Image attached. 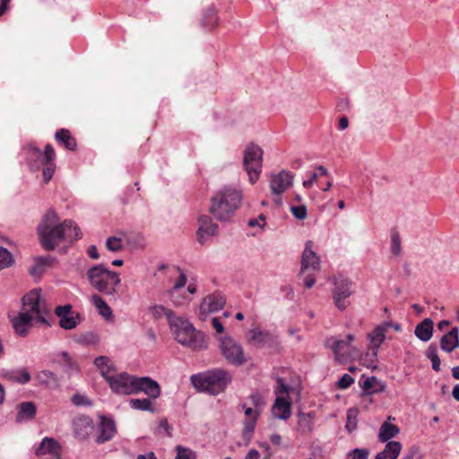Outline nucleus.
Returning a JSON list of instances; mask_svg holds the SVG:
<instances>
[{
    "mask_svg": "<svg viewBox=\"0 0 459 459\" xmlns=\"http://www.w3.org/2000/svg\"><path fill=\"white\" fill-rule=\"evenodd\" d=\"M349 126V120L346 117H342L339 120L338 128L339 130H344Z\"/></svg>",
    "mask_w": 459,
    "mask_h": 459,
    "instance_id": "69168bd1",
    "label": "nucleus"
},
{
    "mask_svg": "<svg viewBox=\"0 0 459 459\" xmlns=\"http://www.w3.org/2000/svg\"><path fill=\"white\" fill-rule=\"evenodd\" d=\"M328 345L331 347L335 355L342 354L344 348L349 346L346 340H334L331 339L327 341Z\"/></svg>",
    "mask_w": 459,
    "mask_h": 459,
    "instance_id": "a18cd8bd",
    "label": "nucleus"
},
{
    "mask_svg": "<svg viewBox=\"0 0 459 459\" xmlns=\"http://www.w3.org/2000/svg\"><path fill=\"white\" fill-rule=\"evenodd\" d=\"M97 433L95 443L98 445L110 441L117 433V426L114 420L105 415L100 416Z\"/></svg>",
    "mask_w": 459,
    "mask_h": 459,
    "instance_id": "f8f14e48",
    "label": "nucleus"
},
{
    "mask_svg": "<svg viewBox=\"0 0 459 459\" xmlns=\"http://www.w3.org/2000/svg\"><path fill=\"white\" fill-rule=\"evenodd\" d=\"M359 386L365 394H373L382 393L385 390V385L376 377H367L362 375L359 381Z\"/></svg>",
    "mask_w": 459,
    "mask_h": 459,
    "instance_id": "393cba45",
    "label": "nucleus"
},
{
    "mask_svg": "<svg viewBox=\"0 0 459 459\" xmlns=\"http://www.w3.org/2000/svg\"><path fill=\"white\" fill-rule=\"evenodd\" d=\"M136 459H157L153 452L139 455Z\"/></svg>",
    "mask_w": 459,
    "mask_h": 459,
    "instance_id": "774afa93",
    "label": "nucleus"
},
{
    "mask_svg": "<svg viewBox=\"0 0 459 459\" xmlns=\"http://www.w3.org/2000/svg\"><path fill=\"white\" fill-rule=\"evenodd\" d=\"M74 436L80 441L86 440L94 430L93 420L85 415L75 417L72 422Z\"/></svg>",
    "mask_w": 459,
    "mask_h": 459,
    "instance_id": "ddd939ff",
    "label": "nucleus"
},
{
    "mask_svg": "<svg viewBox=\"0 0 459 459\" xmlns=\"http://www.w3.org/2000/svg\"><path fill=\"white\" fill-rule=\"evenodd\" d=\"M14 332L19 336H26L32 324V316L28 312H21L11 319Z\"/></svg>",
    "mask_w": 459,
    "mask_h": 459,
    "instance_id": "4be33fe9",
    "label": "nucleus"
},
{
    "mask_svg": "<svg viewBox=\"0 0 459 459\" xmlns=\"http://www.w3.org/2000/svg\"><path fill=\"white\" fill-rule=\"evenodd\" d=\"M241 406L245 410L246 415V419L243 421L244 427L242 430V438L245 442V446H247L251 441L258 416L261 412L258 410L247 407L245 403H243Z\"/></svg>",
    "mask_w": 459,
    "mask_h": 459,
    "instance_id": "2eb2a0df",
    "label": "nucleus"
},
{
    "mask_svg": "<svg viewBox=\"0 0 459 459\" xmlns=\"http://www.w3.org/2000/svg\"><path fill=\"white\" fill-rule=\"evenodd\" d=\"M87 254L92 259H99L100 258V254L98 252V249H97L96 246H94V245H91V246L89 247V248L87 250Z\"/></svg>",
    "mask_w": 459,
    "mask_h": 459,
    "instance_id": "e2e57ef3",
    "label": "nucleus"
},
{
    "mask_svg": "<svg viewBox=\"0 0 459 459\" xmlns=\"http://www.w3.org/2000/svg\"><path fill=\"white\" fill-rule=\"evenodd\" d=\"M260 454L255 449H251L247 455H246L245 459H259Z\"/></svg>",
    "mask_w": 459,
    "mask_h": 459,
    "instance_id": "338daca9",
    "label": "nucleus"
},
{
    "mask_svg": "<svg viewBox=\"0 0 459 459\" xmlns=\"http://www.w3.org/2000/svg\"><path fill=\"white\" fill-rule=\"evenodd\" d=\"M87 277L94 289L107 296H114L121 282L119 274L108 270L103 264L89 268Z\"/></svg>",
    "mask_w": 459,
    "mask_h": 459,
    "instance_id": "39448f33",
    "label": "nucleus"
},
{
    "mask_svg": "<svg viewBox=\"0 0 459 459\" xmlns=\"http://www.w3.org/2000/svg\"><path fill=\"white\" fill-rule=\"evenodd\" d=\"M402 449V444L398 441H388L385 449L377 453L375 459H397Z\"/></svg>",
    "mask_w": 459,
    "mask_h": 459,
    "instance_id": "c756f323",
    "label": "nucleus"
},
{
    "mask_svg": "<svg viewBox=\"0 0 459 459\" xmlns=\"http://www.w3.org/2000/svg\"><path fill=\"white\" fill-rule=\"evenodd\" d=\"M298 429L301 432H307L311 430L312 420L310 413H299Z\"/></svg>",
    "mask_w": 459,
    "mask_h": 459,
    "instance_id": "a19ab883",
    "label": "nucleus"
},
{
    "mask_svg": "<svg viewBox=\"0 0 459 459\" xmlns=\"http://www.w3.org/2000/svg\"><path fill=\"white\" fill-rule=\"evenodd\" d=\"M13 263V255L6 248L0 247V271L10 267Z\"/></svg>",
    "mask_w": 459,
    "mask_h": 459,
    "instance_id": "79ce46f5",
    "label": "nucleus"
},
{
    "mask_svg": "<svg viewBox=\"0 0 459 459\" xmlns=\"http://www.w3.org/2000/svg\"><path fill=\"white\" fill-rule=\"evenodd\" d=\"M311 241H307L304 249L301 260V270L299 277L304 275L308 270H318L320 265V259L316 254L311 249Z\"/></svg>",
    "mask_w": 459,
    "mask_h": 459,
    "instance_id": "a211bd4d",
    "label": "nucleus"
},
{
    "mask_svg": "<svg viewBox=\"0 0 459 459\" xmlns=\"http://www.w3.org/2000/svg\"><path fill=\"white\" fill-rule=\"evenodd\" d=\"M303 283H304L306 288H308V289L311 288L314 285V283H315L314 275L312 273H310L306 274L304 276Z\"/></svg>",
    "mask_w": 459,
    "mask_h": 459,
    "instance_id": "bf43d9fd",
    "label": "nucleus"
},
{
    "mask_svg": "<svg viewBox=\"0 0 459 459\" xmlns=\"http://www.w3.org/2000/svg\"><path fill=\"white\" fill-rule=\"evenodd\" d=\"M356 416H357V411L355 409H350L347 412V423H346V429L349 432H351L354 430L357 427L356 423Z\"/></svg>",
    "mask_w": 459,
    "mask_h": 459,
    "instance_id": "3c124183",
    "label": "nucleus"
},
{
    "mask_svg": "<svg viewBox=\"0 0 459 459\" xmlns=\"http://www.w3.org/2000/svg\"><path fill=\"white\" fill-rule=\"evenodd\" d=\"M220 349L222 356L233 366H241L246 362L242 346L230 336L220 339Z\"/></svg>",
    "mask_w": 459,
    "mask_h": 459,
    "instance_id": "9d476101",
    "label": "nucleus"
},
{
    "mask_svg": "<svg viewBox=\"0 0 459 459\" xmlns=\"http://www.w3.org/2000/svg\"><path fill=\"white\" fill-rule=\"evenodd\" d=\"M278 386L276 387L275 393H286L287 394V384L284 382L283 378H278Z\"/></svg>",
    "mask_w": 459,
    "mask_h": 459,
    "instance_id": "052dcab7",
    "label": "nucleus"
},
{
    "mask_svg": "<svg viewBox=\"0 0 459 459\" xmlns=\"http://www.w3.org/2000/svg\"><path fill=\"white\" fill-rule=\"evenodd\" d=\"M103 377L108 383L110 389L117 394H134L135 377L126 372L110 373V369L103 372Z\"/></svg>",
    "mask_w": 459,
    "mask_h": 459,
    "instance_id": "6e6552de",
    "label": "nucleus"
},
{
    "mask_svg": "<svg viewBox=\"0 0 459 459\" xmlns=\"http://www.w3.org/2000/svg\"><path fill=\"white\" fill-rule=\"evenodd\" d=\"M60 449L61 447L57 441L51 437H45L37 448L36 455L38 456L45 455H59Z\"/></svg>",
    "mask_w": 459,
    "mask_h": 459,
    "instance_id": "cd10ccee",
    "label": "nucleus"
},
{
    "mask_svg": "<svg viewBox=\"0 0 459 459\" xmlns=\"http://www.w3.org/2000/svg\"><path fill=\"white\" fill-rule=\"evenodd\" d=\"M109 359L106 356H99L94 359V365L100 370L101 375L103 376V372L110 369V373L115 371V368L113 365H108Z\"/></svg>",
    "mask_w": 459,
    "mask_h": 459,
    "instance_id": "37998d69",
    "label": "nucleus"
},
{
    "mask_svg": "<svg viewBox=\"0 0 459 459\" xmlns=\"http://www.w3.org/2000/svg\"><path fill=\"white\" fill-rule=\"evenodd\" d=\"M106 247L111 252H117L122 249L121 239L117 237H109L106 240Z\"/></svg>",
    "mask_w": 459,
    "mask_h": 459,
    "instance_id": "09e8293b",
    "label": "nucleus"
},
{
    "mask_svg": "<svg viewBox=\"0 0 459 459\" xmlns=\"http://www.w3.org/2000/svg\"><path fill=\"white\" fill-rule=\"evenodd\" d=\"M426 356L430 359L433 370L438 372L440 370V359L437 355V349L435 344H430L426 351Z\"/></svg>",
    "mask_w": 459,
    "mask_h": 459,
    "instance_id": "ea45409f",
    "label": "nucleus"
},
{
    "mask_svg": "<svg viewBox=\"0 0 459 459\" xmlns=\"http://www.w3.org/2000/svg\"><path fill=\"white\" fill-rule=\"evenodd\" d=\"M242 199L240 190L224 186L211 198L209 212L219 221H230L240 207Z\"/></svg>",
    "mask_w": 459,
    "mask_h": 459,
    "instance_id": "f03ea898",
    "label": "nucleus"
},
{
    "mask_svg": "<svg viewBox=\"0 0 459 459\" xmlns=\"http://www.w3.org/2000/svg\"><path fill=\"white\" fill-rule=\"evenodd\" d=\"M55 261L56 258L50 255L38 256L35 258V265L30 270V274L33 276L42 274L46 268L52 266Z\"/></svg>",
    "mask_w": 459,
    "mask_h": 459,
    "instance_id": "7c9ffc66",
    "label": "nucleus"
},
{
    "mask_svg": "<svg viewBox=\"0 0 459 459\" xmlns=\"http://www.w3.org/2000/svg\"><path fill=\"white\" fill-rule=\"evenodd\" d=\"M177 456L175 459H196V454L193 450L182 446L176 447Z\"/></svg>",
    "mask_w": 459,
    "mask_h": 459,
    "instance_id": "c03bdc74",
    "label": "nucleus"
},
{
    "mask_svg": "<svg viewBox=\"0 0 459 459\" xmlns=\"http://www.w3.org/2000/svg\"><path fill=\"white\" fill-rule=\"evenodd\" d=\"M91 302L104 318L108 319L112 316V309L100 295L93 294Z\"/></svg>",
    "mask_w": 459,
    "mask_h": 459,
    "instance_id": "c9c22d12",
    "label": "nucleus"
},
{
    "mask_svg": "<svg viewBox=\"0 0 459 459\" xmlns=\"http://www.w3.org/2000/svg\"><path fill=\"white\" fill-rule=\"evenodd\" d=\"M16 421L22 423L34 419L37 413V407L32 402H22L17 406Z\"/></svg>",
    "mask_w": 459,
    "mask_h": 459,
    "instance_id": "a878e982",
    "label": "nucleus"
},
{
    "mask_svg": "<svg viewBox=\"0 0 459 459\" xmlns=\"http://www.w3.org/2000/svg\"><path fill=\"white\" fill-rule=\"evenodd\" d=\"M48 358L50 363L61 367L65 373L77 370L76 363L66 351L50 353Z\"/></svg>",
    "mask_w": 459,
    "mask_h": 459,
    "instance_id": "412c9836",
    "label": "nucleus"
},
{
    "mask_svg": "<svg viewBox=\"0 0 459 459\" xmlns=\"http://www.w3.org/2000/svg\"><path fill=\"white\" fill-rule=\"evenodd\" d=\"M433 332L434 322L430 318H425L414 329V334L422 342H429L433 336Z\"/></svg>",
    "mask_w": 459,
    "mask_h": 459,
    "instance_id": "bb28decb",
    "label": "nucleus"
},
{
    "mask_svg": "<svg viewBox=\"0 0 459 459\" xmlns=\"http://www.w3.org/2000/svg\"><path fill=\"white\" fill-rule=\"evenodd\" d=\"M40 292L38 290H30L22 298V307L24 312H33L37 315L45 314L47 310L40 306Z\"/></svg>",
    "mask_w": 459,
    "mask_h": 459,
    "instance_id": "6ab92c4d",
    "label": "nucleus"
},
{
    "mask_svg": "<svg viewBox=\"0 0 459 459\" xmlns=\"http://www.w3.org/2000/svg\"><path fill=\"white\" fill-rule=\"evenodd\" d=\"M39 240L42 247L54 250L62 241L73 242L82 237L80 228L72 220L60 222L59 217L53 210H48L37 227Z\"/></svg>",
    "mask_w": 459,
    "mask_h": 459,
    "instance_id": "f257e3e1",
    "label": "nucleus"
},
{
    "mask_svg": "<svg viewBox=\"0 0 459 459\" xmlns=\"http://www.w3.org/2000/svg\"><path fill=\"white\" fill-rule=\"evenodd\" d=\"M72 403L76 406L91 405V402L84 395L75 394L71 398Z\"/></svg>",
    "mask_w": 459,
    "mask_h": 459,
    "instance_id": "864d4df0",
    "label": "nucleus"
},
{
    "mask_svg": "<svg viewBox=\"0 0 459 459\" xmlns=\"http://www.w3.org/2000/svg\"><path fill=\"white\" fill-rule=\"evenodd\" d=\"M251 333V339L256 342H264L266 338V333L258 330V329H253L250 331Z\"/></svg>",
    "mask_w": 459,
    "mask_h": 459,
    "instance_id": "4d7b16f0",
    "label": "nucleus"
},
{
    "mask_svg": "<svg viewBox=\"0 0 459 459\" xmlns=\"http://www.w3.org/2000/svg\"><path fill=\"white\" fill-rule=\"evenodd\" d=\"M272 414L274 418L287 420V397L277 396L272 407Z\"/></svg>",
    "mask_w": 459,
    "mask_h": 459,
    "instance_id": "f704fd0d",
    "label": "nucleus"
},
{
    "mask_svg": "<svg viewBox=\"0 0 459 459\" xmlns=\"http://www.w3.org/2000/svg\"><path fill=\"white\" fill-rule=\"evenodd\" d=\"M263 150L250 143L244 152L243 165L252 184L255 183L262 171Z\"/></svg>",
    "mask_w": 459,
    "mask_h": 459,
    "instance_id": "0eeeda50",
    "label": "nucleus"
},
{
    "mask_svg": "<svg viewBox=\"0 0 459 459\" xmlns=\"http://www.w3.org/2000/svg\"><path fill=\"white\" fill-rule=\"evenodd\" d=\"M178 272L179 273V275L176 283L173 286L174 290L183 288L186 283V275L185 274L183 270L180 267H178Z\"/></svg>",
    "mask_w": 459,
    "mask_h": 459,
    "instance_id": "5fc2aeb1",
    "label": "nucleus"
},
{
    "mask_svg": "<svg viewBox=\"0 0 459 459\" xmlns=\"http://www.w3.org/2000/svg\"><path fill=\"white\" fill-rule=\"evenodd\" d=\"M169 325L175 339L183 346L195 351L208 347L204 333L197 331L189 321L180 317L169 318Z\"/></svg>",
    "mask_w": 459,
    "mask_h": 459,
    "instance_id": "20e7f679",
    "label": "nucleus"
},
{
    "mask_svg": "<svg viewBox=\"0 0 459 459\" xmlns=\"http://www.w3.org/2000/svg\"><path fill=\"white\" fill-rule=\"evenodd\" d=\"M130 406L134 410L154 412V408L152 407L151 398L131 399Z\"/></svg>",
    "mask_w": 459,
    "mask_h": 459,
    "instance_id": "58836bf2",
    "label": "nucleus"
},
{
    "mask_svg": "<svg viewBox=\"0 0 459 459\" xmlns=\"http://www.w3.org/2000/svg\"><path fill=\"white\" fill-rule=\"evenodd\" d=\"M391 250L394 255H399L401 254V238L397 231L392 232Z\"/></svg>",
    "mask_w": 459,
    "mask_h": 459,
    "instance_id": "8fccbe9b",
    "label": "nucleus"
},
{
    "mask_svg": "<svg viewBox=\"0 0 459 459\" xmlns=\"http://www.w3.org/2000/svg\"><path fill=\"white\" fill-rule=\"evenodd\" d=\"M55 139L69 151H75L77 143L75 138L71 134L70 131L65 128L59 129L55 134Z\"/></svg>",
    "mask_w": 459,
    "mask_h": 459,
    "instance_id": "c85d7f7f",
    "label": "nucleus"
},
{
    "mask_svg": "<svg viewBox=\"0 0 459 459\" xmlns=\"http://www.w3.org/2000/svg\"><path fill=\"white\" fill-rule=\"evenodd\" d=\"M368 337L371 343V352H367L366 357H369V361L373 362L377 355L378 348L384 342L385 339V333L383 330V327L377 326L371 333L368 334Z\"/></svg>",
    "mask_w": 459,
    "mask_h": 459,
    "instance_id": "5701e85b",
    "label": "nucleus"
},
{
    "mask_svg": "<svg viewBox=\"0 0 459 459\" xmlns=\"http://www.w3.org/2000/svg\"><path fill=\"white\" fill-rule=\"evenodd\" d=\"M38 379L41 384H44L46 385H58V377L57 376L50 371V370H42L38 375Z\"/></svg>",
    "mask_w": 459,
    "mask_h": 459,
    "instance_id": "4c0bfd02",
    "label": "nucleus"
},
{
    "mask_svg": "<svg viewBox=\"0 0 459 459\" xmlns=\"http://www.w3.org/2000/svg\"><path fill=\"white\" fill-rule=\"evenodd\" d=\"M291 384H289V417L290 416V405L292 401H299L300 399L301 380L299 377L290 379Z\"/></svg>",
    "mask_w": 459,
    "mask_h": 459,
    "instance_id": "72a5a7b5",
    "label": "nucleus"
},
{
    "mask_svg": "<svg viewBox=\"0 0 459 459\" xmlns=\"http://www.w3.org/2000/svg\"><path fill=\"white\" fill-rule=\"evenodd\" d=\"M287 173L285 170L281 171L280 173L276 175H273L270 180V188L272 191V194L274 195L273 202L277 205H281L282 201L280 197V195L283 193L287 186Z\"/></svg>",
    "mask_w": 459,
    "mask_h": 459,
    "instance_id": "aec40b11",
    "label": "nucleus"
},
{
    "mask_svg": "<svg viewBox=\"0 0 459 459\" xmlns=\"http://www.w3.org/2000/svg\"><path fill=\"white\" fill-rule=\"evenodd\" d=\"M212 325L215 328L217 333H223L224 327L218 317H213L212 319Z\"/></svg>",
    "mask_w": 459,
    "mask_h": 459,
    "instance_id": "680f3d73",
    "label": "nucleus"
},
{
    "mask_svg": "<svg viewBox=\"0 0 459 459\" xmlns=\"http://www.w3.org/2000/svg\"><path fill=\"white\" fill-rule=\"evenodd\" d=\"M3 377L7 380L22 385L30 380V374L26 369L7 370L3 373Z\"/></svg>",
    "mask_w": 459,
    "mask_h": 459,
    "instance_id": "2f4dec72",
    "label": "nucleus"
},
{
    "mask_svg": "<svg viewBox=\"0 0 459 459\" xmlns=\"http://www.w3.org/2000/svg\"><path fill=\"white\" fill-rule=\"evenodd\" d=\"M29 159L33 160L30 162L31 169H39L42 167L43 179L45 183H48L56 170V152L53 146L48 143L45 146V151L42 152L34 144L28 145Z\"/></svg>",
    "mask_w": 459,
    "mask_h": 459,
    "instance_id": "423d86ee",
    "label": "nucleus"
},
{
    "mask_svg": "<svg viewBox=\"0 0 459 459\" xmlns=\"http://www.w3.org/2000/svg\"><path fill=\"white\" fill-rule=\"evenodd\" d=\"M369 452L366 448H354L347 455V459H368Z\"/></svg>",
    "mask_w": 459,
    "mask_h": 459,
    "instance_id": "de8ad7c7",
    "label": "nucleus"
},
{
    "mask_svg": "<svg viewBox=\"0 0 459 459\" xmlns=\"http://www.w3.org/2000/svg\"><path fill=\"white\" fill-rule=\"evenodd\" d=\"M302 340V335L298 334L295 331L289 330V342L299 343Z\"/></svg>",
    "mask_w": 459,
    "mask_h": 459,
    "instance_id": "13d9d810",
    "label": "nucleus"
},
{
    "mask_svg": "<svg viewBox=\"0 0 459 459\" xmlns=\"http://www.w3.org/2000/svg\"><path fill=\"white\" fill-rule=\"evenodd\" d=\"M217 22V10L213 5H210L204 12L202 24L206 28H214Z\"/></svg>",
    "mask_w": 459,
    "mask_h": 459,
    "instance_id": "e433bc0d",
    "label": "nucleus"
},
{
    "mask_svg": "<svg viewBox=\"0 0 459 459\" xmlns=\"http://www.w3.org/2000/svg\"><path fill=\"white\" fill-rule=\"evenodd\" d=\"M160 427L162 428L168 433L169 436H171L170 430L172 429V428L166 419L160 420Z\"/></svg>",
    "mask_w": 459,
    "mask_h": 459,
    "instance_id": "0e129e2a",
    "label": "nucleus"
},
{
    "mask_svg": "<svg viewBox=\"0 0 459 459\" xmlns=\"http://www.w3.org/2000/svg\"><path fill=\"white\" fill-rule=\"evenodd\" d=\"M400 432V429L388 421H385L379 429L378 439L381 442H387Z\"/></svg>",
    "mask_w": 459,
    "mask_h": 459,
    "instance_id": "473e14b6",
    "label": "nucleus"
},
{
    "mask_svg": "<svg viewBox=\"0 0 459 459\" xmlns=\"http://www.w3.org/2000/svg\"><path fill=\"white\" fill-rule=\"evenodd\" d=\"M330 281L333 284L332 293L334 305L338 309L344 310L350 305L347 299L353 293V283L343 275L333 276Z\"/></svg>",
    "mask_w": 459,
    "mask_h": 459,
    "instance_id": "1a4fd4ad",
    "label": "nucleus"
},
{
    "mask_svg": "<svg viewBox=\"0 0 459 459\" xmlns=\"http://www.w3.org/2000/svg\"><path fill=\"white\" fill-rule=\"evenodd\" d=\"M249 398H250L251 403L255 407V409L261 411V409L265 404L262 395L258 393H254L249 396Z\"/></svg>",
    "mask_w": 459,
    "mask_h": 459,
    "instance_id": "603ef678",
    "label": "nucleus"
},
{
    "mask_svg": "<svg viewBox=\"0 0 459 459\" xmlns=\"http://www.w3.org/2000/svg\"><path fill=\"white\" fill-rule=\"evenodd\" d=\"M192 385L198 391L217 395L224 392L232 382V375L223 368H213L190 377Z\"/></svg>",
    "mask_w": 459,
    "mask_h": 459,
    "instance_id": "7ed1b4c3",
    "label": "nucleus"
},
{
    "mask_svg": "<svg viewBox=\"0 0 459 459\" xmlns=\"http://www.w3.org/2000/svg\"><path fill=\"white\" fill-rule=\"evenodd\" d=\"M226 304V298L220 292H214L211 295L206 296L199 309V317L204 321L209 313H214L221 309Z\"/></svg>",
    "mask_w": 459,
    "mask_h": 459,
    "instance_id": "9b49d317",
    "label": "nucleus"
},
{
    "mask_svg": "<svg viewBox=\"0 0 459 459\" xmlns=\"http://www.w3.org/2000/svg\"><path fill=\"white\" fill-rule=\"evenodd\" d=\"M459 347V328L454 326L449 332L445 333L440 339V348L447 353H451Z\"/></svg>",
    "mask_w": 459,
    "mask_h": 459,
    "instance_id": "b1692460",
    "label": "nucleus"
},
{
    "mask_svg": "<svg viewBox=\"0 0 459 459\" xmlns=\"http://www.w3.org/2000/svg\"><path fill=\"white\" fill-rule=\"evenodd\" d=\"M354 382V379L349 375L344 374L340 380L338 381L337 385L339 388L346 389L348 388L352 383Z\"/></svg>",
    "mask_w": 459,
    "mask_h": 459,
    "instance_id": "6e6d98bb",
    "label": "nucleus"
},
{
    "mask_svg": "<svg viewBox=\"0 0 459 459\" xmlns=\"http://www.w3.org/2000/svg\"><path fill=\"white\" fill-rule=\"evenodd\" d=\"M72 309L73 307L70 304L57 306L55 309L56 315L59 317V326L65 330L74 329L81 319L79 313L75 316L71 315Z\"/></svg>",
    "mask_w": 459,
    "mask_h": 459,
    "instance_id": "dca6fc26",
    "label": "nucleus"
},
{
    "mask_svg": "<svg viewBox=\"0 0 459 459\" xmlns=\"http://www.w3.org/2000/svg\"><path fill=\"white\" fill-rule=\"evenodd\" d=\"M290 211L299 221H303L307 217V209L305 204L292 205L290 207Z\"/></svg>",
    "mask_w": 459,
    "mask_h": 459,
    "instance_id": "49530a36",
    "label": "nucleus"
},
{
    "mask_svg": "<svg viewBox=\"0 0 459 459\" xmlns=\"http://www.w3.org/2000/svg\"><path fill=\"white\" fill-rule=\"evenodd\" d=\"M198 224L196 235L197 241L201 245H204L210 238L218 234V225L213 222L210 216L201 215L198 219Z\"/></svg>",
    "mask_w": 459,
    "mask_h": 459,
    "instance_id": "4468645a",
    "label": "nucleus"
},
{
    "mask_svg": "<svg viewBox=\"0 0 459 459\" xmlns=\"http://www.w3.org/2000/svg\"><path fill=\"white\" fill-rule=\"evenodd\" d=\"M143 392L151 399H156L160 394V387L157 381L148 377H135L134 394Z\"/></svg>",
    "mask_w": 459,
    "mask_h": 459,
    "instance_id": "f3484780",
    "label": "nucleus"
}]
</instances>
